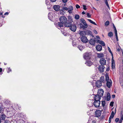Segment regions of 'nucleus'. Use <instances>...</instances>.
Segmentation results:
<instances>
[{"instance_id":"obj_1","label":"nucleus","mask_w":123,"mask_h":123,"mask_svg":"<svg viewBox=\"0 0 123 123\" xmlns=\"http://www.w3.org/2000/svg\"><path fill=\"white\" fill-rule=\"evenodd\" d=\"M92 56L91 53L90 52H87L83 54L84 58L86 60H88L90 59Z\"/></svg>"},{"instance_id":"obj_2","label":"nucleus","mask_w":123,"mask_h":123,"mask_svg":"<svg viewBox=\"0 0 123 123\" xmlns=\"http://www.w3.org/2000/svg\"><path fill=\"white\" fill-rule=\"evenodd\" d=\"M60 21L61 23L64 24L67 21L66 17L63 16H61L59 18Z\"/></svg>"},{"instance_id":"obj_3","label":"nucleus","mask_w":123,"mask_h":123,"mask_svg":"<svg viewBox=\"0 0 123 123\" xmlns=\"http://www.w3.org/2000/svg\"><path fill=\"white\" fill-rule=\"evenodd\" d=\"M100 102V101L98 100H95L94 102L93 105L94 106L96 107H99Z\"/></svg>"},{"instance_id":"obj_4","label":"nucleus","mask_w":123,"mask_h":123,"mask_svg":"<svg viewBox=\"0 0 123 123\" xmlns=\"http://www.w3.org/2000/svg\"><path fill=\"white\" fill-rule=\"evenodd\" d=\"M81 41L83 43H86L88 41V40L87 37L84 36H82L81 38Z\"/></svg>"},{"instance_id":"obj_5","label":"nucleus","mask_w":123,"mask_h":123,"mask_svg":"<svg viewBox=\"0 0 123 123\" xmlns=\"http://www.w3.org/2000/svg\"><path fill=\"white\" fill-rule=\"evenodd\" d=\"M104 92L103 89H99L98 91L97 95H99L100 97H102L103 95Z\"/></svg>"},{"instance_id":"obj_6","label":"nucleus","mask_w":123,"mask_h":123,"mask_svg":"<svg viewBox=\"0 0 123 123\" xmlns=\"http://www.w3.org/2000/svg\"><path fill=\"white\" fill-rule=\"evenodd\" d=\"M76 26L74 25H71L70 27V29L72 31L75 32L76 29Z\"/></svg>"},{"instance_id":"obj_7","label":"nucleus","mask_w":123,"mask_h":123,"mask_svg":"<svg viewBox=\"0 0 123 123\" xmlns=\"http://www.w3.org/2000/svg\"><path fill=\"white\" fill-rule=\"evenodd\" d=\"M95 85L98 88L102 86L101 81L99 80L97 81L96 82Z\"/></svg>"},{"instance_id":"obj_8","label":"nucleus","mask_w":123,"mask_h":123,"mask_svg":"<svg viewBox=\"0 0 123 123\" xmlns=\"http://www.w3.org/2000/svg\"><path fill=\"white\" fill-rule=\"evenodd\" d=\"M101 111L100 110H96L95 112L96 117H100L101 116Z\"/></svg>"},{"instance_id":"obj_9","label":"nucleus","mask_w":123,"mask_h":123,"mask_svg":"<svg viewBox=\"0 0 123 123\" xmlns=\"http://www.w3.org/2000/svg\"><path fill=\"white\" fill-rule=\"evenodd\" d=\"M112 82L111 79L110 80V81H107L106 86L108 88H110L112 86Z\"/></svg>"},{"instance_id":"obj_10","label":"nucleus","mask_w":123,"mask_h":123,"mask_svg":"<svg viewBox=\"0 0 123 123\" xmlns=\"http://www.w3.org/2000/svg\"><path fill=\"white\" fill-rule=\"evenodd\" d=\"M89 43L91 45H94L95 43V40L93 39H91L89 41Z\"/></svg>"},{"instance_id":"obj_11","label":"nucleus","mask_w":123,"mask_h":123,"mask_svg":"<svg viewBox=\"0 0 123 123\" xmlns=\"http://www.w3.org/2000/svg\"><path fill=\"white\" fill-rule=\"evenodd\" d=\"M113 28L114 30L115 33V36L116 39V40L117 41L118 40V38L117 36V32L116 29V28L115 27L114 25L113 26Z\"/></svg>"},{"instance_id":"obj_12","label":"nucleus","mask_w":123,"mask_h":123,"mask_svg":"<svg viewBox=\"0 0 123 123\" xmlns=\"http://www.w3.org/2000/svg\"><path fill=\"white\" fill-rule=\"evenodd\" d=\"M81 22L84 25H85V27L88 26L87 25L86 23L85 20L83 18H81L80 19Z\"/></svg>"},{"instance_id":"obj_13","label":"nucleus","mask_w":123,"mask_h":123,"mask_svg":"<svg viewBox=\"0 0 123 123\" xmlns=\"http://www.w3.org/2000/svg\"><path fill=\"white\" fill-rule=\"evenodd\" d=\"M101 97H100L99 95L96 94L95 96L94 99V100L98 101V100H99V101H100L101 99Z\"/></svg>"},{"instance_id":"obj_14","label":"nucleus","mask_w":123,"mask_h":123,"mask_svg":"<svg viewBox=\"0 0 123 123\" xmlns=\"http://www.w3.org/2000/svg\"><path fill=\"white\" fill-rule=\"evenodd\" d=\"M96 49L98 51H100L102 49V46L100 45H97L96 47Z\"/></svg>"},{"instance_id":"obj_15","label":"nucleus","mask_w":123,"mask_h":123,"mask_svg":"<svg viewBox=\"0 0 123 123\" xmlns=\"http://www.w3.org/2000/svg\"><path fill=\"white\" fill-rule=\"evenodd\" d=\"M54 9L56 11H58L60 10V7L58 5H55L53 7Z\"/></svg>"},{"instance_id":"obj_16","label":"nucleus","mask_w":123,"mask_h":123,"mask_svg":"<svg viewBox=\"0 0 123 123\" xmlns=\"http://www.w3.org/2000/svg\"><path fill=\"white\" fill-rule=\"evenodd\" d=\"M97 42L98 43L101 44L103 46H105V45L104 42L102 41L98 40H97Z\"/></svg>"},{"instance_id":"obj_17","label":"nucleus","mask_w":123,"mask_h":123,"mask_svg":"<svg viewBox=\"0 0 123 123\" xmlns=\"http://www.w3.org/2000/svg\"><path fill=\"white\" fill-rule=\"evenodd\" d=\"M68 12L69 13H70L72 12V11L73 10V7L72 6H70L68 7Z\"/></svg>"},{"instance_id":"obj_18","label":"nucleus","mask_w":123,"mask_h":123,"mask_svg":"<svg viewBox=\"0 0 123 123\" xmlns=\"http://www.w3.org/2000/svg\"><path fill=\"white\" fill-rule=\"evenodd\" d=\"M97 56L99 58H101L104 56V54L103 53H97Z\"/></svg>"},{"instance_id":"obj_19","label":"nucleus","mask_w":123,"mask_h":123,"mask_svg":"<svg viewBox=\"0 0 123 123\" xmlns=\"http://www.w3.org/2000/svg\"><path fill=\"white\" fill-rule=\"evenodd\" d=\"M52 14L51 13L49 12L48 14V17L49 19L50 20L52 19L53 17L52 16Z\"/></svg>"},{"instance_id":"obj_20","label":"nucleus","mask_w":123,"mask_h":123,"mask_svg":"<svg viewBox=\"0 0 123 123\" xmlns=\"http://www.w3.org/2000/svg\"><path fill=\"white\" fill-rule=\"evenodd\" d=\"M6 117V116L4 114H2L0 116V117L3 120H5Z\"/></svg>"},{"instance_id":"obj_21","label":"nucleus","mask_w":123,"mask_h":123,"mask_svg":"<svg viewBox=\"0 0 123 123\" xmlns=\"http://www.w3.org/2000/svg\"><path fill=\"white\" fill-rule=\"evenodd\" d=\"M98 70L100 73H102L104 72L103 68H102V66L101 65L99 66L98 68Z\"/></svg>"},{"instance_id":"obj_22","label":"nucleus","mask_w":123,"mask_h":123,"mask_svg":"<svg viewBox=\"0 0 123 123\" xmlns=\"http://www.w3.org/2000/svg\"><path fill=\"white\" fill-rule=\"evenodd\" d=\"M68 21L69 23H72L73 22L72 17L71 16H69L68 17Z\"/></svg>"},{"instance_id":"obj_23","label":"nucleus","mask_w":123,"mask_h":123,"mask_svg":"<svg viewBox=\"0 0 123 123\" xmlns=\"http://www.w3.org/2000/svg\"><path fill=\"white\" fill-rule=\"evenodd\" d=\"M111 98V95L109 93H107V97L106 100L107 101H109Z\"/></svg>"},{"instance_id":"obj_24","label":"nucleus","mask_w":123,"mask_h":123,"mask_svg":"<svg viewBox=\"0 0 123 123\" xmlns=\"http://www.w3.org/2000/svg\"><path fill=\"white\" fill-rule=\"evenodd\" d=\"M65 23V26L66 27H70L71 24H72V23H70L69 22L68 23L66 22Z\"/></svg>"},{"instance_id":"obj_25","label":"nucleus","mask_w":123,"mask_h":123,"mask_svg":"<svg viewBox=\"0 0 123 123\" xmlns=\"http://www.w3.org/2000/svg\"><path fill=\"white\" fill-rule=\"evenodd\" d=\"M78 48L80 50H82L84 49V47L81 45H79L78 46Z\"/></svg>"},{"instance_id":"obj_26","label":"nucleus","mask_w":123,"mask_h":123,"mask_svg":"<svg viewBox=\"0 0 123 123\" xmlns=\"http://www.w3.org/2000/svg\"><path fill=\"white\" fill-rule=\"evenodd\" d=\"M108 74L107 73H106L105 74V78H106V81H108V80H109V75H108Z\"/></svg>"},{"instance_id":"obj_27","label":"nucleus","mask_w":123,"mask_h":123,"mask_svg":"<svg viewBox=\"0 0 123 123\" xmlns=\"http://www.w3.org/2000/svg\"><path fill=\"white\" fill-rule=\"evenodd\" d=\"M100 81L103 83H104L105 82V81L104 80V76H101L100 78Z\"/></svg>"},{"instance_id":"obj_28","label":"nucleus","mask_w":123,"mask_h":123,"mask_svg":"<svg viewBox=\"0 0 123 123\" xmlns=\"http://www.w3.org/2000/svg\"><path fill=\"white\" fill-rule=\"evenodd\" d=\"M93 63L91 62H86L85 64L88 66H91Z\"/></svg>"},{"instance_id":"obj_29","label":"nucleus","mask_w":123,"mask_h":123,"mask_svg":"<svg viewBox=\"0 0 123 123\" xmlns=\"http://www.w3.org/2000/svg\"><path fill=\"white\" fill-rule=\"evenodd\" d=\"M80 28H82L83 29H85L87 27V26L86 27H85V25H83V24H80Z\"/></svg>"},{"instance_id":"obj_30","label":"nucleus","mask_w":123,"mask_h":123,"mask_svg":"<svg viewBox=\"0 0 123 123\" xmlns=\"http://www.w3.org/2000/svg\"><path fill=\"white\" fill-rule=\"evenodd\" d=\"M87 20L89 21L91 23H92L93 24H94L95 25H97V24L95 22H94L93 21H92L90 19H87Z\"/></svg>"},{"instance_id":"obj_31","label":"nucleus","mask_w":123,"mask_h":123,"mask_svg":"<svg viewBox=\"0 0 123 123\" xmlns=\"http://www.w3.org/2000/svg\"><path fill=\"white\" fill-rule=\"evenodd\" d=\"M64 24V23H62L60 22H58V27H62L63 26V24Z\"/></svg>"},{"instance_id":"obj_32","label":"nucleus","mask_w":123,"mask_h":123,"mask_svg":"<svg viewBox=\"0 0 123 123\" xmlns=\"http://www.w3.org/2000/svg\"><path fill=\"white\" fill-rule=\"evenodd\" d=\"M114 67L115 68V62H112L111 67L112 69H113L114 68Z\"/></svg>"},{"instance_id":"obj_33","label":"nucleus","mask_w":123,"mask_h":123,"mask_svg":"<svg viewBox=\"0 0 123 123\" xmlns=\"http://www.w3.org/2000/svg\"><path fill=\"white\" fill-rule=\"evenodd\" d=\"M80 18V16L78 14L76 15L75 16V18L76 19H78Z\"/></svg>"},{"instance_id":"obj_34","label":"nucleus","mask_w":123,"mask_h":123,"mask_svg":"<svg viewBox=\"0 0 123 123\" xmlns=\"http://www.w3.org/2000/svg\"><path fill=\"white\" fill-rule=\"evenodd\" d=\"M109 24V22L108 21H106L105 23V25L106 26H108Z\"/></svg>"},{"instance_id":"obj_35","label":"nucleus","mask_w":123,"mask_h":123,"mask_svg":"<svg viewBox=\"0 0 123 123\" xmlns=\"http://www.w3.org/2000/svg\"><path fill=\"white\" fill-rule=\"evenodd\" d=\"M101 65V66H103L106 64V62H100Z\"/></svg>"},{"instance_id":"obj_36","label":"nucleus","mask_w":123,"mask_h":123,"mask_svg":"<svg viewBox=\"0 0 123 123\" xmlns=\"http://www.w3.org/2000/svg\"><path fill=\"white\" fill-rule=\"evenodd\" d=\"M102 105L103 107H104L105 104V101H103L102 102Z\"/></svg>"},{"instance_id":"obj_37","label":"nucleus","mask_w":123,"mask_h":123,"mask_svg":"<svg viewBox=\"0 0 123 123\" xmlns=\"http://www.w3.org/2000/svg\"><path fill=\"white\" fill-rule=\"evenodd\" d=\"M114 102L113 101H112L110 102V105L111 107H113V106Z\"/></svg>"},{"instance_id":"obj_38","label":"nucleus","mask_w":123,"mask_h":123,"mask_svg":"<svg viewBox=\"0 0 123 123\" xmlns=\"http://www.w3.org/2000/svg\"><path fill=\"white\" fill-rule=\"evenodd\" d=\"M108 49L109 52H110L111 54L112 55H113L111 51V50L110 48L109 47H108Z\"/></svg>"},{"instance_id":"obj_39","label":"nucleus","mask_w":123,"mask_h":123,"mask_svg":"<svg viewBox=\"0 0 123 123\" xmlns=\"http://www.w3.org/2000/svg\"><path fill=\"white\" fill-rule=\"evenodd\" d=\"M99 62H106V60L104 58H102L100 59Z\"/></svg>"},{"instance_id":"obj_40","label":"nucleus","mask_w":123,"mask_h":123,"mask_svg":"<svg viewBox=\"0 0 123 123\" xmlns=\"http://www.w3.org/2000/svg\"><path fill=\"white\" fill-rule=\"evenodd\" d=\"M108 35L110 37L112 36L113 35V34L112 32H110L108 33Z\"/></svg>"},{"instance_id":"obj_41","label":"nucleus","mask_w":123,"mask_h":123,"mask_svg":"<svg viewBox=\"0 0 123 123\" xmlns=\"http://www.w3.org/2000/svg\"><path fill=\"white\" fill-rule=\"evenodd\" d=\"M3 108L1 106V105L0 104V112H1L3 111Z\"/></svg>"},{"instance_id":"obj_42","label":"nucleus","mask_w":123,"mask_h":123,"mask_svg":"<svg viewBox=\"0 0 123 123\" xmlns=\"http://www.w3.org/2000/svg\"><path fill=\"white\" fill-rule=\"evenodd\" d=\"M105 3L106 5L107 6V7L109 8H110L109 6V5L108 4V2L107 0H106V1L105 2Z\"/></svg>"},{"instance_id":"obj_43","label":"nucleus","mask_w":123,"mask_h":123,"mask_svg":"<svg viewBox=\"0 0 123 123\" xmlns=\"http://www.w3.org/2000/svg\"><path fill=\"white\" fill-rule=\"evenodd\" d=\"M63 9L64 10L67 11L68 10V8L66 7H64Z\"/></svg>"},{"instance_id":"obj_44","label":"nucleus","mask_w":123,"mask_h":123,"mask_svg":"<svg viewBox=\"0 0 123 123\" xmlns=\"http://www.w3.org/2000/svg\"><path fill=\"white\" fill-rule=\"evenodd\" d=\"M116 113V110H115V113H114V111H112L111 112V114L112 115H113L114 116V115H115V113Z\"/></svg>"},{"instance_id":"obj_45","label":"nucleus","mask_w":123,"mask_h":123,"mask_svg":"<svg viewBox=\"0 0 123 123\" xmlns=\"http://www.w3.org/2000/svg\"><path fill=\"white\" fill-rule=\"evenodd\" d=\"M87 15L88 17L90 18L91 17V15H90V14L89 13H87Z\"/></svg>"},{"instance_id":"obj_46","label":"nucleus","mask_w":123,"mask_h":123,"mask_svg":"<svg viewBox=\"0 0 123 123\" xmlns=\"http://www.w3.org/2000/svg\"><path fill=\"white\" fill-rule=\"evenodd\" d=\"M83 33V31H80V35H84Z\"/></svg>"},{"instance_id":"obj_47","label":"nucleus","mask_w":123,"mask_h":123,"mask_svg":"<svg viewBox=\"0 0 123 123\" xmlns=\"http://www.w3.org/2000/svg\"><path fill=\"white\" fill-rule=\"evenodd\" d=\"M83 9L85 10H86L87 8H86V6L85 5H83Z\"/></svg>"},{"instance_id":"obj_48","label":"nucleus","mask_w":123,"mask_h":123,"mask_svg":"<svg viewBox=\"0 0 123 123\" xmlns=\"http://www.w3.org/2000/svg\"><path fill=\"white\" fill-rule=\"evenodd\" d=\"M101 117V119H102L105 118V115H102Z\"/></svg>"},{"instance_id":"obj_49","label":"nucleus","mask_w":123,"mask_h":123,"mask_svg":"<svg viewBox=\"0 0 123 123\" xmlns=\"http://www.w3.org/2000/svg\"><path fill=\"white\" fill-rule=\"evenodd\" d=\"M111 118L110 117L109 119V123H110L111 121Z\"/></svg>"},{"instance_id":"obj_50","label":"nucleus","mask_w":123,"mask_h":123,"mask_svg":"<svg viewBox=\"0 0 123 123\" xmlns=\"http://www.w3.org/2000/svg\"><path fill=\"white\" fill-rule=\"evenodd\" d=\"M119 119L118 118H117L115 119V121L116 122H117L118 121Z\"/></svg>"},{"instance_id":"obj_51","label":"nucleus","mask_w":123,"mask_h":123,"mask_svg":"<svg viewBox=\"0 0 123 123\" xmlns=\"http://www.w3.org/2000/svg\"><path fill=\"white\" fill-rule=\"evenodd\" d=\"M87 33L90 35H91L92 34V32L89 31H87Z\"/></svg>"},{"instance_id":"obj_52","label":"nucleus","mask_w":123,"mask_h":123,"mask_svg":"<svg viewBox=\"0 0 123 123\" xmlns=\"http://www.w3.org/2000/svg\"><path fill=\"white\" fill-rule=\"evenodd\" d=\"M76 7L77 8H78L80 7V6L78 4L76 5Z\"/></svg>"},{"instance_id":"obj_53","label":"nucleus","mask_w":123,"mask_h":123,"mask_svg":"<svg viewBox=\"0 0 123 123\" xmlns=\"http://www.w3.org/2000/svg\"><path fill=\"white\" fill-rule=\"evenodd\" d=\"M10 122L8 120H6L5 121L4 123H10Z\"/></svg>"},{"instance_id":"obj_54","label":"nucleus","mask_w":123,"mask_h":123,"mask_svg":"<svg viewBox=\"0 0 123 123\" xmlns=\"http://www.w3.org/2000/svg\"><path fill=\"white\" fill-rule=\"evenodd\" d=\"M8 69V71H7V73H9L11 71V69L10 68H9Z\"/></svg>"},{"instance_id":"obj_55","label":"nucleus","mask_w":123,"mask_h":123,"mask_svg":"<svg viewBox=\"0 0 123 123\" xmlns=\"http://www.w3.org/2000/svg\"><path fill=\"white\" fill-rule=\"evenodd\" d=\"M93 31L96 34H98V32L96 30H93Z\"/></svg>"},{"instance_id":"obj_56","label":"nucleus","mask_w":123,"mask_h":123,"mask_svg":"<svg viewBox=\"0 0 123 123\" xmlns=\"http://www.w3.org/2000/svg\"><path fill=\"white\" fill-rule=\"evenodd\" d=\"M112 98H114L115 97V95L114 94H113L112 95Z\"/></svg>"},{"instance_id":"obj_57","label":"nucleus","mask_w":123,"mask_h":123,"mask_svg":"<svg viewBox=\"0 0 123 123\" xmlns=\"http://www.w3.org/2000/svg\"><path fill=\"white\" fill-rule=\"evenodd\" d=\"M123 120V115L122 114V117H121V119L120 120V121L121 120V121L122 122V120Z\"/></svg>"},{"instance_id":"obj_58","label":"nucleus","mask_w":123,"mask_h":123,"mask_svg":"<svg viewBox=\"0 0 123 123\" xmlns=\"http://www.w3.org/2000/svg\"><path fill=\"white\" fill-rule=\"evenodd\" d=\"M110 69V67H108L106 69V71H109V70Z\"/></svg>"},{"instance_id":"obj_59","label":"nucleus","mask_w":123,"mask_h":123,"mask_svg":"<svg viewBox=\"0 0 123 123\" xmlns=\"http://www.w3.org/2000/svg\"><path fill=\"white\" fill-rule=\"evenodd\" d=\"M62 1L64 3H65L67 1V0H62Z\"/></svg>"},{"instance_id":"obj_60","label":"nucleus","mask_w":123,"mask_h":123,"mask_svg":"<svg viewBox=\"0 0 123 123\" xmlns=\"http://www.w3.org/2000/svg\"><path fill=\"white\" fill-rule=\"evenodd\" d=\"M110 117H111L112 119L113 118L114 116L113 115H112L111 114Z\"/></svg>"},{"instance_id":"obj_61","label":"nucleus","mask_w":123,"mask_h":123,"mask_svg":"<svg viewBox=\"0 0 123 123\" xmlns=\"http://www.w3.org/2000/svg\"><path fill=\"white\" fill-rule=\"evenodd\" d=\"M51 2H55L57 0H50Z\"/></svg>"},{"instance_id":"obj_62","label":"nucleus","mask_w":123,"mask_h":123,"mask_svg":"<svg viewBox=\"0 0 123 123\" xmlns=\"http://www.w3.org/2000/svg\"><path fill=\"white\" fill-rule=\"evenodd\" d=\"M96 37L98 39H100V38L99 37V36H97Z\"/></svg>"},{"instance_id":"obj_63","label":"nucleus","mask_w":123,"mask_h":123,"mask_svg":"<svg viewBox=\"0 0 123 123\" xmlns=\"http://www.w3.org/2000/svg\"><path fill=\"white\" fill-rule=\"evenodd\" d=\"M112 55V59H111V62H114V60H113V55Z\"/></svg>"},{"instance_id":"obj_64","label":"nucleus","mask_w":123,"mask_h":123,"mask_svg":"<svg viewBox=\"0 0 123 123\" xmlns=\"http://www.w3.org/2000/svg\"><path fill=\"white\" fill-rule=\"evenodd\" d=\"M8 12H6L5 14L4 15H8Z\"/></svg>"}]
</instances>
